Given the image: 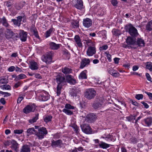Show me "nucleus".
I'll use <instances>...</instances> for the list:
<instances>
[{
    "label": "nucleus",
    "instance_id": "obj_5",
    "mask_svg": "<svg viewBox=\"0 0 152 152\" xmlns=\"http://www.w3.org/2000/svg\"><path fill=\"white\" fill-rule=\"evenodd\" d=\"M103 102L101 98H96L91 104L94 110H99L103 107Z\"/></svg>",
    "mask_w": 152,
    "mask_h": 152
},
{
    "label": "nucleus",
    "instance_id": "obj_26",
    "mask_svg": "<svg viewBox=\"0 0 152 152\" xmlns=\"http://www.w3.org/2000/svg\"><path fill=\"white\" fill-rule=\"evenodd\" d=\"M0 23L2 24L4 26L6 27H7L9 25L7 20L5 17H3L2 18H0Z\"/></svg>",
    "mask_w": 152,
    "mask_h": 152
},
{
    "label": "nucleus",
    "instance_id": "obj_47",
    "mask_svg": "<svg viewBox=\"0 0 152 152\" xmlns=\"http://www.w3.org/2000/svg\"><path fill=\"white\" fill-rule=\"evenodd\" d=\"M65 108L67 109H74V107L69 104H66L65 106Z\"/></svg>",
    "mask_w": 152,
    "mask_h": 152
},
{
    "label": "nucleus",
    "instance_id": "obj_23",
    "mask_svg": "<svg viewBox=\"0 0 152 152\" xmlns=\"http://www.w3.org/2000/svg\"><path fill=\"white\" fill-rule=\"evenodd\" d=\"M61 144L62 141L60 140H58L56 141L53 140L52 142V145L53 146H60Z\"/></svg>",
    "mask_w": 152,
    "mask_h": 152
},
{
    "label": "nucleus",
    "instance_id": "obj_55",
    "mask_svg": "<svg viewBox=\"0 0 152 152\" xmlns=\"http://www.w3.org/2000/svg\"><path fill=\"white\" fill-rule=\"evenodd\" d=\"M145 93L148 95L149 99L150 100H152V93L150 92H148L146 91H145Z\"/></svg>",
    "mask_w": 152,
    "mask_h": 152
},
{
    "label": "nucleus",
    "instance_id": "obj_4",
    "mask_svg": "<svg viewBox=\"0 0 152 152\" xmlns=\"http://www.w3.org/2000/svg\"><path fill=\"white\" fill-rule=\"evenodd\" d=\"M35 128L38 129V132L37 131L36 135L40 139L44 138V136L47 134V131L45 127H40L38 126H35Z\"/></svg>",
    "mask_w": 152,
    "mask_h": 152
},
{
    "label": "nucleus",
    "instance_id": "obj_13",
    "mask_svg": "<svg viewBox=\"0 0 152 152\" xmlns=\"http://www.w3.org/2000/svg\"><path fill=\"white\" fill-rule=\"evenodd\" d=\"M96 118V116L94 113H91L87 116L86 120L87 122L91 123L94 121Z\"/></svg>",
    "mask_w": 152,
    "mask_h": 152
},
{
    "label": "nucleus",
    "instance_id": "obj_57",
    "mask_svg": "<svg viewBox=\"0 0 152 152\" xmlns=\"http://www.w3.org/2000/svg\"><path fill=\"white\" fill-rule=\"evenodd\" d=\"M23 99V97L22 96H19L17 100V103H20L21 102V101Z\"/></svg>",
    "mask_w": 152,
    "mask_h": 152
},
{
    "label": "nucleus",
    "instance_id": "obj_39",
    "mask_svg": "<svg viewBox=\"0 0 152 152\" xmlns=\"http://www.w3.org/2000/svg\"><path fill=\"white\" fill-rule=\"evenodd\" d=\"M12 146L15 149V151H17V149L18 148V143L16 142L14 140H12Z\"/></svg>",
    "mask_w": 152,
    "mask_h": 152
},
{
    "label": "nucleus",
    "instance_id": "obj_2",
    "mask_svg": "<svg viewBox=\"0 0 152 152\" xmlns=\"http://www.w3.org/2000/svg\"><path fill=\"white\" fill-rule=\"evenodd\" d=\"M124 28L126 31L128 32L133 37H137L139 35L137 30L131 24L126 25Z\"/></svg>",
    "mask_w": 152,
    "mask_h": 152
},
{
    "label": "nucleus",
    "instance_id": "obj_6",
    "mask_svg": "<svg viewBox=\"0 0 152 152\" xmlns=\"http://www.w3.org/2000/svg\"><path fill=\"white\" fill-rule=\"evenodd\" d=\"M82 131L86 134H91L92 133V129L88 124H83L80 126Z\"/></svg>",
    "mask_w": 152,
    "mask_h": 152
},
{
    "label": "nucleus",
    "instance_id": "obj_10",
    "mask_svg": "<svg viewBox=\"0 0 152 152\" xmlns=\"http://www.w3.org/2000/svg\"><path fill=\"white\" fill-rule=\"evenodd\" d=\"M19 38L22 42L26 41L27 38V32L23 30H20L19 33Z\"/></svg>",
    "mask_w": 152,
    "mask_h": 152
},
{
    "label": "nucleus",
    "instance_id": "obj_11",
    "mask_svg": "<svg viewBox=\"0 0 152 152\" xmlns=\"http://www.w3.org/2000/svg\"><path fill=\"white\" fill-rule=\"evenodd\" d=\"M83 26L85 27L88 28L92 25V22L91 19L86 18L83 19Z\"/></svg>",
    "mask_w": 152,
    "mask_h": 152
},
{
    "label": "nucleus",
    "instance_id": "obj_38",
    "mask_svg": "<svg viewBox=\"0 0 152 152\" xmlns=\"http://www.w3.org/2000/svg\"><path fill=\"white\" fill-rule=\"evenodd\" d=\"M38 115L39 114L38 113L36 114L35 115V116L32 119H30L29 120V123L32 124L36 122L38 118Z\"/></svg>",
    "mask_w": 152,
    "mask_h": 152
},
{
    "label": "nucleus",
    "instance_id": "obj_3",
    "mask_svg": "<svg viewBox=\"0 0 152 152\" xmlns=\"http://www.w3.org/2000/svg\"><path fill=\"white\" fill-rule=\"evenodd\" d=\"M96 91L93 88L86 89L84 93V96L86 98L90 100L94 98L96 95Z\"/></svg>",
    "mask_w": 152,
    "mask_h": 152
},
{
    "label": "nucleus",
    "instance_id": "obj_32",
    "mask_svg": "<svg viewBox=\"0 0 152 152\" xmlns=\"http://www.w3.org/2000/svg\"><path fill=\"white\" fill-rule=\"evenodd\" d=\"M63 55L65 59H69L70 57V54L68 50H66L63 51Z\"/></svg>",
    "mask_w": 152,
    "mask_h": 152
},
{
    "label": "nucleus",
    "instance_id": "obj_19",
    "mask_svg": "<svg viewBox=\"0 0 152 152\" xmlns=\"http://www.w3.org/2000/svg\"><path fill=\"white\" fill-rule=\"evenodd\" d=\"M74 39L78 47L79 48L82 47L83 45L81 42L80 37L78 35H75V37Z\"/></svg>",
    "mask_w": 152,
    "mask_h": 152
},
{
    "label": "nucleus",
    "instance_id": "obj_46",
    "mask_svg": "<svg viewBox=\"0 0 152 152\" xmlns=\"http://www.w3.org/2000/svg\"><path fill=\"white\" fill-rule=\"evenodd\" d=\"M135 98L138 100L142 99L143 98V95L142 94H136L135 96Z\"/></svg>",
    "mask_w": 152,
    "mask_h": 152
},
{
    "label": "nucleus",
    "instance_id": "obj_58",
    "mask_svg": "<svg viewBox=\"0 0 152 152\" xmlns=\"http://www.w3.org/2000/svg\"><path fill=\"white\" fill-rule=\"evenodd\" d=\"M87 71L86 70H84L80 73L79 76H86V73Z\"/></svg>",
    "mask_w": 152,
    "mask_h": 152
},
{
    "label": "nucleus",
    "instance_id": "obj_49",
    "mask_svg": "<svg viewBox=\"0 0 152 152\" xmlns=\"http://www.w3.org/2000/svg\"><path fill=\"white\" fill-rule=\"evenodd\" d=\"M54 29L53 28H50L48 30V37L50 36L52 33L54 32Z\"/></svg>",
    "mask_w": 152,
    "mask_h": 152
},
{
    "label": "nucleus",
    "instance_id": "obj_62",
    "mask_svg": "<svg viewBox=\"0 0 152 152\" xmlns=\"http://www.w3.org/2000/svg\"><path fill=\"white\" fill-rule=\"evenodd\" d=\"M108 48V46L107 45H103L102 47H100V48H102L101 50H105Z\"/></svg>",
    "mask_w": 152,
    "mask_h": 152
},
{
    "label": "nucleus",
    "instance_id": "obj_7",
    "mask_svg": "<svg viewBox=\"0 0 152 152\" xmlns=\"http://www.w3.org/2000/svg\"><path fill=\"white\" fill-rule=\"evenodd\" d=\"M36 109V107L34 104L27 106L23 110V112L26 114L34 112Z\"/></svg>",
    "mask_w": 152,
    "mask_h": 152
},
{
    "label": "nucleus",
    "instance_id": "obj_64",
    "mask_svg": "<svg viewBox=\"0 0 152 152\" xmlns=\"http://www.w3.org/2000/svg\"><path fill=\"white\" fill-rule=\"evenodd\" d=\"M121 152H127L126 149L124 147L121 148Z\"/></svg>",
    "mask_w": 152,
    "mask_h": 152
},
{
    "label": "nucleus",
    "instance_id": "obj_50",
    "mask_svg": "<svg viewBox=\"0 0 152 152\" xmlns=\"http://www.w3.org/2000/svg\"><path fill=\"white\" fill-rule=\"evenodd\" d=\"M130 140L131 142L134 144H135L137 142V140L134 137H132L131 138Z\"/></svg>",
    "mask_w": 152,
    "mask_h": 152
},
{
    "label": "nucleus",
    "instance_id": "obj_56",
    "mask_svg": "<svg viewBox=\"0 0 152 152\" xmlns=\"http://www.w3.org/2000/svg\"><path fill=\"white\" fill-rule=\"evenodd\" d=\"M15 68L13 66H12L8 69V70L10 72H13L15 70Z\"/></svg>",
    "mask_w": 152,
    "mask_h": 152
},
{
    "label": "nucleus",
    "instance_id": "obj_30",
    "mask_svg": "<svg viewBox=\"0 0 152 152\" xmlns=\"http://www.w3.org/2000/svg\"><path fill=\"white\" fill-rule=\"evenodd\" d=\"M145 124L148 126H150L152 122V118L151 117L148 118L144 119Z\"/></svg>",
    "mask_w": 152,
    "mask_h": 152
},
{
    "label": "nucleus",
    "instance_id": "obj_33",
    "mask_svg": "<svg viewBox=\"0 0 152 152\" xmlns=\"http://www.w3.org/2000/svg\"><path fill=\"white\" fill-rule=\"evenodd\" d=\"M62 72L65 74H69L71 73L72 69H71L65 67L64 68L62 69Z\"/></svg>",
    "mask_w": 152,
    "mask_h": 152
},
{
    "label": "nucleus",
    "instance_id": "obj_14",
    "mask_svg": "<svg viewBox=\"0 0 152 152\" xmlns=\"http://www.w3.org/2000/svg\"><path fill=\"white\" fill-rule=\"evenodd\" d=\"M77 3L74 5L75 7L78 10H81L84 7L82 0H77Z\"/></svg>",
    "mask_w": 152,
    "mask_h": 152
},
{
    "label": "nucleus",
    "instance_id": "obj_24",
    "mask_svg": "<svg viewBox=\"0 0 152 152\" xmlns=\"http://www.w3.org/2000/svg\"><path fill=\"white\" fill-rule=\"evenodd\" d=\"M111 145L107 144L103 142H101L99 144V146L103 149H107Z\"/></svg>",
    "mask_w": 152,
    "mask_h": 152
},
{
    "label": "nucleus",
    "instance_id": "obj_44",
    "mask_svg": "<svg viewBox=\"0 0 152 152\" xmlns=\"http://www.w3.org/2000/svg\"><path fill=\"white\" fill-rule=\"evenodd\" d=\"M41 58L43 61L47 63L48 61V54H46L43 55Z\"/></svg>",
    "mask_w": 152,
    "mask_h": 152
},
{
    "label": "nucleus",
    "instance_id": "obj_48",
    "mask_svg": "<svg viewBox=\"0 0 152 152\" xmlns=\"http://www.w3.org/2000/svg\"><path fill=\"white\" fill-rule=\"evenodd\" d=\"M23 132V130L22 129L21 130H18L16 129L14 130V133L15 134H21Z\"/></svg>",
    "mask_w": 152,
    "mask_h": 152
},
{
    "label": "nucleus",
    "instance_id": "obj_17",
    "mask_svg": "<svg viewBox=\"0 0 152 152\" xmlns=\"http://www.w3.org/2000/svg\"><path fill=\"white\" fill-rule=\"evenodd\" d=\"M29 67L32 70H37L38 68V66L36 62L33 61L29 62Z\"/></svg>",
    "mask_w": 152,
    "mask_h": 152
},
{
    "label": "nucleus",
    "instance_id": "obj_53",
    "mask_svg": "<svg viewBox=\"0 0 152 152\" xmlns=\"http://www.w3.org/2000/svg\"><path fill=\"white\" fill-rule=\"evenodd\" d=\"M131 101L132 104L133 105L135 106H137V107H138L139 106H140V104L137 102L133 100H132Z\"/></svg>",
    "mask_w": 152,
    "mask_h": 152
},
{
    "label": "nucleus",
    "instance_id": "obj_52",
    "mask_svg": "<svg viewBox=\"0 0 152 152\" xmlns=\"http://www.w3.org/2000/svg\"><path fill=\"white\" fill-rule=\"evenodd\" d=\"M72 127L77 133L79 132V127L76 125H74Z\"/></svg>",
    "mask_w": 152,
    "mask_h": 152
},
{
    "label": "nucleus",
    "instance_id": "obj_51",
    "mask_svg": "<svg viewBox=\"0 0 152 152\" xmlns=\"http://www.w3.org/2000/svg\"><path fill=\"white\" fill-rule=\"evenodd\" d=\"M15 6L16 9L17 10H20L23 7V6L20 5V4H16Z\"/></svg>",
    "mask_w": 152,
    "mask_h": 152
},
{
    "label": "nucleus",
    "instance_id": "obj_20",
    "mask_svg": "<svg viewBox=\"0 0 152 152\" xmlns=\"http://www.w3.org/2000/svg\"><path fill=\"white\" fill-rule=\"evenodd\" d=\"M101 138L105 139L106 141L107 142L112 141L113 140V135L110 134L107 135L104 134L103 136L101 137Z\"/></svg>",
    "mask_w": 152,
    "mask_h": 152
},
{
    "label": "nucleus",
    "instance_id": "obj_21",
    "mask_svg": "<svg viewBox=\"0 0 152 152\" xmlns=\"http://www.w3.org/2000/svg\"><path fill=\"white\" fill-rule=\"evenodd\" d=\"M139 47H144L145 46V43L143 39L141 38H138L136 41V44Z\"/></svg>",
    "mask_w": 152,
    "mask_h": 152
},
{
    "label": "nucleus",
    "instance_id": "obj_61",
    "mask_svg": "<svg viewBox=\"0 0 152 152\" xmlns=\"http://www.w3.org/2000/svg\"><path fill=\"white\" fill-rule=\"evenodd\" d=\"M0 102L3 105L5 104L6 103V102L5 100V99L4 98H1L0 99Z\"/></svg>",
    "mask_w": 152,
    "mask_h": 152
},
{
    "label": "nucleus",
    "instance_id": "obj_40",
    "mask_svg": "<svg viewBox=\"0 0 152 152\" xmlns=\"http://www.w3.org/2000/svg\"><path fill=\"white\" fill-rule=\"evenodd\" d=\"M63 112L64 113L66 114L69 115H71L73 113L72 111L67 109H64L63 110Z\"/></svg>",
    "mask_w": 152,
    "mask_h": 152
},
{
    "label": "nucleus",
    "instance_id": "obj_63",
    "mask_svg": "<svg viewBox=\"0 0 152 152\" xmlns=\"http://www.w3.org/2000/svg\"><path fill=\"white\" fill-rule=\"evenodd\" d=\"M119 60L120 58H115L114 59V62L116 64H118V63Z\"/></svg>",
    "mask_w": 152,
    "mask_h": 152
},
{
    "label": "nucleus",
    "instance_id": "obj_25",
    "mask_svg": "<svg viewBox=\"0 0 152 152\" xmlns=\"http://www.w3.org/2000/svg\"><path fill=\"white\" fill-rule=\"evenodd\" d=\"M86 43L88 47H95V44L94 42L90 39H87L85 40Z\"/></svg>",
    "mask_w": 152,
    "mask_h": 152
},
{
    "label": "nucleus",
    "instance_id": "obj_28",
    "mask_svg": "<svg viewBox=\"0 0 152 152\" xmlns=\"http://www.w3.org/2000/svg\"><path fill=\"white\" fill-rule=\"evenodd\" d=\"M31 30L32 32L34 33V34L36 37L37 38L39 37L38 31L34 26H31Z\"/></svg>",
    "mask_w": 152,
    "mask_h": 152
},
{
    "label": "nucleus",
    "instance_id": "obj_27",
    "mask_svg": "<svg viewBox=\"0 0 152 152\" xmlns=\"http://www.w3.org/2000/svg\"><path fill=\"white\" fill-rule=\"evenodd\" d=\"M13 32L10 29H7L5 34V37L6 38L9 39L11 38L13 36Z\"/></svg>",
    "mask_w": 152,
    "mask_h": 152
},
{
    "label": "nucleus",
    "instance_id": "obj_34",
    "mask_svg": "<svg viewBox=\"0 0 152 152\" xmlns=\"http://www.w3.org/2000/svg\"><path fill=\"white\" fill-rule=\"evenodd\" d=\"M53 52L52 51L48 52V63L52 61V57L53 56Z\"/></svg>",
    "mask_w": 152,
    "mask_h": 152
},
{
    "label": "nucleus",
    "instance_id": "obj_37",
    "mask_svg": "<svg viewBox=\"0 0 152 152\" xmlns=\"http://www.w3.org/2000/svg\"><path fill=\"white\" fill-rule=\"evenodd\" d=\"M146 68L149 69L150 71H152V63L148 62L146 63Z\"/></svg>",
    "mask_w": 152,
    "mask_h": 152
},
{
    "label": "nucleus",
    "instance_id": "obj_31",
    "mask_svg": "<svg viewBox=\"0 0 152 152\" xmlns=\"http://www.w3.org/2000/svg\"><path fill=\"white\" fill-rule=\"evenodd\" d=\"M146 29L149 31L152 30V20L148 23L146 26Z\"/></svg>",
    "mask_w": 152,
    "mask_h": 152
},
{
    "label": "nucleus",
    "instance_id": "obj_60",
    "mask_svg": "<svg viewBox=\"0 0 152 152\" xmlns=\"http://www.w3.org/2000/svg\"><path fill=\"white\" fill-rule=\"evenodd\" d=\"M141 103L144 105V107L145 108H148L149 107V105L146 103L144 102H141Z\"/></svg>",
    "mask_w": 152,
    "mask_h": 152
},
{
    "label": "nucleus",
    "instance_id": "obj_42",
    "mask_svg": "<svg viewBox=\"0 0 152 152\" xmlns=\"http://www.w3.org/2000/svg\"><path fill=\"white\" fill-rule=\"evenodd\" d=\"M135 116H133L132 115H131L127 117L126 118L127 121H131L133 119H135Z\"/></svg>",
    "mask_w": 152,
    "mask_h": 152
},
{
    "label": "nucleus",
    "instance_id": "obj_1",
    "mask_svg": "<svg viewBox=\"0 0 152 152\" xmlns=\"http://www.w3.org/2000/svg\"><path fill=\"white\" fill-rule=\"evenodd\" d=\"M66 79L65 80V77H59L56 78L57 82L58 83V85L57 88V95L59 96L61 93V86L60 85L61 83L65 81L69 83L74 84L76 83V81L73 77H66Z\"/></svg>",
    "mask_w": 152,
    "mask_h": 152
},
{
    "label": "nucleus",
    "instance_id": "obj_41",
    "mask_svg": "<svg viewBox=\"0 0 152 152\" xmlns=\"http://www.w3.org/2000/svg\"><path fill=\"white\" fill-rule=\"evenodd\" d=\"M71 25L73 28H77L79 27V22H78L74 21L71 23Z\"/></svg>",
    "mask_w": 152,
    "mask_h": 152
},
{
    "label": "nucleus",
    "instance_id": "obj_59",
    "mask_svg": "<svg viewBox=\"0 0 152 152\" xmlns=\"http://www.w3.org/2000/svg\"><path fill=\"white\" fill-rule=\"evenodd\" d=\"M6 3V5L7 7H11L12 5V3L9 1H7Z\"/></svg>",
    "mask_w": 152,
    "mask_h": 152
},
{
    "label": "nucleus",
    "instance_id": "obj_45",
    "mask_svg": "<svg viewBox=\"0 0 152 152\" xmlns=\"http://www.w3.org/2000/svg\"><path fill=\"white\" fill-rule=\"evenodd\" d=\"M12 38L14 40H17L19 38V35L17 33H13Z\"/></svg>",
    "mask_w": 152,
    "mask_h": 152
},
{
    "label": "nucleus",
    "instance_id": "obj_54",
    "mask_svg": "<svg viewBox=\"0 0 152 152\" xmlns=\"http://www.w3.org/2000/svg\"><path fill=\"white\" fill-rule=\"evenodd\" d=\"M111 2L112 4L114 6L117 5L118 4V2L117 0H111Z\"/></svg>",
    "mask_w": 152,
    "mask_h": 152
},
{
    "label": "nucleus",
    "instance_id": "obj_22",
    "mask_svg": "<svg viewBox=\"0 0 152 152\" xmlns=\"http://www.w3.org/2000/svg\"><path fill=\"white\" fill-rule=\"evenodd\" d=\"M37 131L35 130L33 127L28 128L27 130V135L29 136L32 134H34L36 135Z\"/></svg>",
    "mask_w": 152,
    "mask_h": 152
},
{
    "label": "nucleus",
    "instance_id": "obj_15",
    "mask_svg": "<svg viewBox=\"0 0 152 152\" xmlns=\"http://www.w3.org/2000/svg\"><path fill=\"white\" fill-rule=\"evenodd\" d=\"M61 45L59 44H57L53 42H50L49 44L50 49L53 50H57L60 48Z\"/></svg>",
    "mask_w": 152,
    "mask_h": 152
},
{
    "label": "nucleus",
    "instance_id": "obj_36",
    "mask_svg": "<svg viewBox=\"0 0 152 152\" xmlns=\"http://www.w3.org/2000/svg\"><path fill=\"white\" fill-rule=\"evenodd\" d=\"M8 77H2L0 80V83L1 84H6L8 83Z\"/></svg>",
    "mask_w": 152,
    "mask_h": 152
},
{
    "label": "nucleus",
    "instance_id": "obj_35",
    "mask_svg": "<svg viewBox=\"0 0 152 152\" xmlns=\"http://www.w3.org/2000/svg\"><path fill=\"white\" fill-rule=\"evenodd\" d=\"M112 32L113 34L115 36H119L121 34V31L115 28L113 29Z\"/></svg>",
    "mask_w": 152,
    "mask_h": 152
},
{
    "label": "nucleus",
    "instance_id": "obj_29",
    "mask_svg": "<svg viewBox=\"0 0 152 152\" xmlns=\"http://www.w3.org/2000/svg\"><path fill=\"white\" fill-rule=\"evenodd\" d=\"M80 91L79 88L74 87L72 88V95L73 96H76L77 93H79Z\"/></svg>",
    "mask_w": 152,
    "mask_h": 152
},
{
    "label": "nucleus",
    "instance_id": "obj_18",
    "mask_svg": "<svg viewBox=\"0 0 152 152\" xmlns=\"http://www.w3.org/2000/svg\"><path fill=\"white\" fill-rule=\"evenodd\" d=\"M126 43L128 45H134L136 44V41L135 39L129 36L126 39Z\"/></svg>",
    "mask_w": 152,
    "mask_h": 152
},
{
    "label": "nucleus",
    "instance_id": "obj_8",
    "mask_svg": "<svg viewBox=\"0 0 152 152\" xmlns=\"http://www.w3.org/2000/svg\"><path fill=\"white\" fill-rule=\"evenodd\" d=\"M31 144L28 142V144H25L21 147L20 152H30Z\"/></svg>",
    "mask_w": 152,
    "mask_h": 152
},
{
    "label": "nucleus",
    "instance_id": "obj_9",
    "mask_svg": "<svg viewBox=\"0 0 152 152\" xmlns=\"http://www.w3.org/2000/svg\"><path fill=\"white\" fill-rule=\"evenodd\" d=\"M96 52L95 47H88L86 51V54L88 56H91L95 54Z\"/></svg>",
    "mask_w": 152,
    "mask_h": 152
},
{
    "label": "nucleus",
    "instance_id": "obj_16",
    "mask_svg": "<svg viewBox=\"0 0 152 152\" xmlns=\"http://www.w3.org/2000/svg\"><path fill=\"white\" fill-rule=\"evenodd\" d=\"M22 16H18L17 17V19H12V21L13 22L15 25L19 26L21 24V22L22 21Z\"/></svg>",
    "mask_w": 152,
    "mask_h": 152
},
{
    "label": "nucleus",
    "instance_id": "obj_43",
    "mask_svg": "<svg viewBox=\"0 0 152 152\" xmlns=\"http://www.w3.org/2000/svg\"><path fill=\"white\" fill-rule=\"evenodd\" d=\"M1 87L5 90H9L11 89L10 86L8 85H4L1 86Z\"/></svg>",
    "mask_w": 152,
    "mask_h": 152
},
{
    "label": "nucleus",
    "instance_id": "obj_12",
    "mask_svg": "<svg viewBox=\"0 0 152 152\" xmlns=\"http://www.w3.org/2000/svg\"><path fill=\"white\" fill-rule=\"evenodd\" d=\"M90 60L88 58H84L82 59L81 62L80 68L83 69L86 66L90 64Z\"/></svg>",
    "mask_w": 152,
    "mask_h": 152
}]
</instances>
